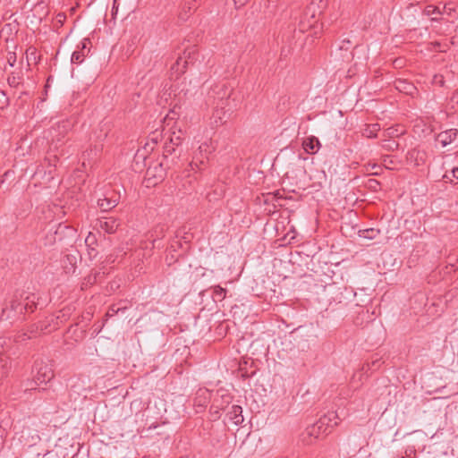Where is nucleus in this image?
Segmentation results:
<instances>
[{
  "label": "nucleus",
  "instance_id": "obj_46",
  "mask_svg": "<svg viewBox=\"0 0 458 458\" xmlns=\"http://www.w3.org/2000/svg\"><path fill=\"white\" fill-rule=\"evenodd\" d=\"M320 4H321V6L320 7H324L326 5V3H324L323 0H320Z\"/></svg>",
  "mask_w": 458,
  "mask_h": 458
},
{
  "label": "nucleus",
  "instance_id": "obj_10",
  "mask_svg": "<svg viewBox=\"0 0 458 458\" xmlns=\"http://www.w3.org/2000/svg\"><path fill=\"white\" fill-rule=\"evenodd\" d=\"M119 199V194L114 191H111L106 194L103 199H99L98 200V205L102 211L106 212L116 207Z\"/></svg>",
  "mask_w": 458,
  "mask_h": 458
},
{
  "label": "nucleus",
  "instance_id": "obj_19",
  "mask_svg": "<svg viewBox=\"0 0 458 458\" xmlns=\"http://www.w3.org/2000/svg\"><path fill=\"white\" fill-rule=\"evenodd\" d=\"M76 260V257L71 254H68L64 257L63 260V265L66 274H73L75 272Z\"/></svg>",
  "mask_w": 458,
  "mask_h": 458
},
{
  "label": "nucleus",
  "instance_id": "obj_6",
  "mask_svg": "<svg viewBox=\"0 0 458 458\" xmlns=\"http://www.w3.org/2000/svg\"><path fill=\"white\" fill-rule=\"evenodd\" d=\"M317 21L318 19L314 10V4L311 3L301 16L298 24V29L300 31L304 32L312 28L317 23Z\"/></svg>",
  "mask_w": 458,
  "mask_h": 458
},
{
  "label": "nucleus",
  "instance_id": "obj_38",
  "mask_svg": "<svg viewBox=\"0 0 458 458\" xmlns=\"http://www.w3.org/2000/svg\"><path fill=\"white\" fill-rule=\"evenodd\" d=\"M58 157L56 154H50L46 157L45 161L48 162L50 165L55 166Z\"/></svg>",
  "mask_w": 458,
  "mask_h": 458
},
{
  "label": "nucleus",
  "instance_id": "obj_23",
  "mask_svg": "<svg viewBox=\"0 0 458 458\" xmlns=\"http://www.w3.org/2000/svg\"><path fill=\"white\" fill-rule=\"evenodd\" d=\"M87 48L86 39L81 42V49L76 50L72 53L71 61L73 64H81L85 56V49Z\"/></svg>",
  "mask_w": 458,
  "mask_h": 458
},
{
  "label": "nucleus",
  "instance_id": "obj_31",
  "mask_svg": "<svg viewBox=\"0 0 458 458\" xmlns=\"http://www.w3.org/2000/svg\"><path fill=\"white\" fill-rule=\"evenodd\" d=\"M441 13H442L439 10V8L437 6L433 5V4H428V5L425 6V8L423 10V14L426 15V16H431L433 14L440 15Z\"/></svg>",
  "mask_w": 458,
  "mask_h": 458
},
{
  "label": "nucleus",
  "instance_id": "obj_25",
  "mask_svg": "<svg viewBox=\"0 0 458 458\" xmlns=\"http://www.w3.org/2000/svg\"><path fill=\"white\" fill-rule=\"evenodd\" d=\"M37 297L35 294L28 295L25 299H22L24 305V311L33 312L37 308L36 303Z\"/></svg>",
  "mask_w": 458,
  "mask_h": 458
},
{
  "label": "nucleus",
  "instance_id": "obj_33",
  "mask_svg": "<svg viewBox=\"0 0 458 458\" xmlns=\"http://www.w3.org/2000/svg\"><path fill=\"white\" fill-rule=\"evenodd\" d=\"M99 152V149L95 147L94 148H90L89 150H86L84 153H83V158L84 160H90V159H93L94 157H96L98 156V153ZM85 164V161H83V165Z\"/></svg>",
  "mask_w": 458,
  "mask_h": 458
},
{
  "label": "nucleus",
  "instance_id": "obj_28",
  "mask_svg": "<svg viewBox=\"0 0 458 458\" xmlns=\"http://www.w3.org/2000/svg\"><path fill=\"white\" fill-rule=\"evenodd\" d=\"M188 61L182 57H178L175 64L172 66V70H174L177 73L185 72Z\"/></svg>",
  "mask_w": 458,
  "mask_h": 458
},
{
  "label": "nucleus",
  "instance_id": "obj_42",
  "mask_svg": "<svg viewBox=\"0 0 458 458\" xmlns=\"http://www.w3.org/2000/svg\"><path fill=\"white\" fill-rule=\"evenodd\" d=\"M16 62V56H15V54L14 53H10L9 55V57H8V63L11 66H13L14 64Z\"/></svg>",
  "mask_w": 458,
  "mask_h": 458
},
{
  "label": "nucleus",
  "instance_id": "obj_49",
  "mask_svg": "<svg viewBox=\"0 0 458 458\" xmlns=\"http://www.w3.org/2000/svg\"><path fill=\"white\" fill-rule=\"evenodd\" d=\"M199 164L203 165L204 164V160L203 159H199Z\"/></svg>",
  "mask_w": 458,
  "mask_h": 458
},
{
  "label": "nucleus",
  "instance_id": "obj_7",
  "mask_svg": "<svg viewBox=\"0 0 458 458\" xmlns=\"http://www.w3.org/2000/svg\"><path fill=\"white\" fill-rule=\"evenodd\" d=\"M339 417L336 411H328L321 417L316 423L326 432L329 434L332 428L339 424Z\"/></svg>",
  "mask_w": 458,
  "mask_h": 458
},
{
  "label": "nucleus",
  "instance_id": "obj_3",
  "mask_svg": "<svg viewBox=\"0 0 458 458\" xmlns=\"http://www.w3.org/2000/svg\"><path fill=\"white\" fill-rule=\"evenodd\" d=\"M34 368L36 369V375L34 376L35 385H40L47 383L53 379L55 374L52 366L44 361H36Z\"/></svg>",
  "mask_w": 458,
  "mask_h": 458
},
{
  "label": "nucleus",
  "instance_id": "obj_4",
  "mask_svg": "<svg viewBox=\"0 0 458 458\" xmlns=\"http://www.w3.org/2000/svg\"><path fill=\"white\" fill-rule=\"evenodd\" d=\"M326 432L318 425L314 423L311 426H309L301 435L300 441L304 445H313L317 439H318L321 436H326Z\"/></svg>",
  "mask_w": 458,
  "mask_h": 458
},
{
  "label": "nucleus",
  "instance_id": "obj_45",
  "mask_svg": "<svg viewBox=\"0 0 458 458\" xmlns=\"http://www.w3.org/2000/svg\"><path fill=\"white\" fill-rule=\"evenodd\" d=\"M395 458H409L408 454H407V451L405 452V455H398L397 457Z\"/></svg>",
  "mask_w": 458,
  "mask_h": 458
},
{
  "label": "nucleus",
  "instance_id": "obj_26",
  "mask_svg": "<svg viewBox=\"0 0 458 458\" xmlns=\"http://www.w3.org/2000/svg\"><path fill=\"white\" fill-rule=\"evenodd\" d=\"M381 146L386 151H395L399 148V143L392 139L384 138Z\"/></svg>",
  "mask_w": 458,
  "mask_h": 458
},
{
  "label": "nucleus",
  "instance_id": "obj_50",
  "mask_svg": "<svg viewBox=\"0 0 458 458\" xmlns=\"http://www.w3.org/2000/svg\"><path fill=\"white\" fill-rule=\"evenodd\" d=\"M345 42L349 44V43H350V40H344V41H343V43H345Z\"/></svg>",
  "mask_w": 458,
  "mask_h": 458
},
{
  "label": "nucleus",
  "instance_id": "obj_41",
  "mask_svg": "<svg viewBox=\"0 0 458 458\" xmlns=\"http://www.w3.org/2000/svg\"><path fill=\"white\" fill-rule=\"evenodd\" d=\"M119 308L115 309L114 306H112L108 309L107 312H106V315L107 316H114V314H116L118 311H119Z\"/></svg>",
  "mask_w": 458,
  "mask_h": 458
},
{
  "label": "nucleus",
  "instance_id": "obj_48",
  "mask_svg": "<svg viewBox=\"0 0 458 458\" xmlns=\"http://www.w3.org/2000/svg\"><path fill=\"white\" fill-rule=\"evenodd\" d=\"M388 159H389V157H386L384 158V162H385V163H386Z\"/></svg>",
  "mask_w": 458,
  "mask_h": 458
},
{
  "label": "nucleus",
  "instance_id": "obj_21",
  "mask_svg": "<svg viewBox=\"0 0 458 458\" xmlns=\"http://www.w3.org/2000/svg\"><path fill=\"white\" fill-rule=\"evenodd\" d=\"M379 131L380 125L378 123L367 124L362 131V136L369 139H373L377 137Z\"/></svg>",
  "mask_w": 458,
  "mask_h": 458
},
{
  "label": "nucleus",
  "instance_id": "obj_2",
  "mask_svg": "<svg viewBox=\"0 0 458 458\" xmlns=\"http://www.w3.org/2000/svg\"><path fill=\"white\" fill-rule=\"evenodd\" d=\"M233 91V87L229 82H220L211 89L210 96L216 103L228 105Z\"/></svg>",
  "mask_w": 458,
  "mask_h": 458
},
{
  "label": "nucleus",
  "instance_id": "obj_24",
  "mask_svg": "<svg viewBox=\"0 0 458 458\" xmlns=\"http://www.w3.org/2000/svg\"><path fill=\"white\" fill-rule=\"evenodd\" d=\"M11 369L10 360L7 358L0 359V384L7 377Z\"/></svg>",
  "mask_w": 458,
  "mask_h": 458
},
{
  "label": "nucleus",
  "instance_id": "obj_11",
  "mask_svg": "<svg viewBox=\"0 0 458 458\" xmlns=\"http://www.w3.org/2000/svg\"><path fill=\"white\" fill-rule=\"evenodd\" d=\"M168 126L163 127V131H165V139L170 141L172 145H176L177 147L182 143V132L181 129H176L174 126H171L167 129Z\"/></svg>",
  "mask_w": 458,
  "mask_h": 458
},
{
  "label": "nucleus",
  "instance_id": "obj_8",
  "mask_svg": "<svg viewBox=\"0 0 458 458\" xmlns=\"http://www.w3.org/2000/svg\"><path fill=\"white\" fill-rule=\"evenodd\" d=\"M47 325L45 322L31 325L26 331L19 332L15 337L16 342H23L36 337L38 332L47 330Z\"/></svg>",
  "mask_w": 458,
  "mask_h": 458
},
{
  "label": "nucleus",
  "instance_id": "obj_27",
  "mask_svg": "<svg viewBox=\"0 0 458 458\" xmlns=\"http://www.w3.org/2000/svg\"><path fill=\"white\" fill-rule=\"evenodd\" d=\"M226 289L216 285L214 287L212 298L215 301H222L226 296Z\"/></svg>",
  "mask_w": 458,
  "mask_h": 458
},
{
  "label": "nucleus",
  "instance_id": "obj_36",
  "mask_svg": "<svg viewBox=\"0 0 458 458\" xmlns=\"http://www.w3.org/2000/svg\"><path fill=\"white\" fill-rule=\"evenodd\" d=\"M377 233H378V231H377V230H375L373 228H370V229H368V230H364L362 232V235L365 238L373 239V238L376 237Z\"/></svg>",
  "mask_w": 458,
  "mask_h": 458
},
{
  "label": "nucleus",
  "instance_id": "obj_44",
  "mask_svg": "<svg viewBox=\"0 0 458 458\" xmlns=\"http://www.w3.org/2000/svg\"><path fill=\"white\" fill-rule=\"evenodd\" d=\"M371 183H373V184H371V187H374V188L379 184V182L376 180L371 181Z\"/></svg>",
  "mask_w": 458,
  "mask_h": 458
},
{
  "label": "nucleus",
  "instance_id": "obj_1",
  "mask_svg": "<svg viewBox=\"0 0 458 458\" xmlns=\"http://www.w3.org/2000/svg\"><path fill=\"white\" fill-rule=\"evenodd\" d=\"M73 123L70 120H64L52 127L49 133L52 138L51 148L57 150L64 144V139L72 130Z\"/></svg>",
  "mask_w": 458,
  "mask_h": 458
},
{
  "label": "nucleus",
  "instance_id": "obj_20",
  "mask_svg": "<svg viewBox=\"0 0 458 458\" xmlns=\"http://www.w3.org/2000/svg\"><path fill=\"white\" fill-rule=\"evenodd\" d=\"M195 6L191 4V2L185 3L181 11L178 13V18L181 21H186L188 18L191 16L192 12L195 10Z\"/></svg>",
  "mask_w": 458,
  "mask_h": 458
},
{
  "label": "nucleus",
  "instance_id": "obj_22",
  "mask_svg": "<svg viewBox=\"0 0 458 458\" xmlns=\"http://www.w3.org/2000/svg\"><path fill=\"white\" fill-rule=\"evenodd\" d=\"M404 133V130L402 127H389L386 129L383 132V137L385 139H392L397 138Z\"/></svg>",
  "mask_w": 458,
  "mask_h": 458
},
{
  "label": "nucleus",
  "instance_id": "obj_9",
  "mask_svg": "<svg viewBox=\"0 0 458 458\" xmlns=\"http://www.w3.org/2000/svg\"><path fill=\"white\" fill-rule=\"evenodd\" d=\"M227 106L228 105L225 104L222 105L220 103H216V107L211 119L213 123L216 126H220L225 123L226 121L230 118L232 114L230 109L225 110Z\"/></svg>",
  "mask_w": 458,
  "mask_h": 458
},
{
  "label": "nucleus",
  "instance_id": "obj_47",
  "mask_svg": "<svg viewBox=\"0 0 458 458\" xmlns=\"http://www.w3.org/2000/svg\"><path fill=\"white\" fill-rule=\"evenodd\" d=\"M432 21H439V18H437V17H433V18H432Z\"/></svg>",
  "mask_w": 458,
  "mask_h": 458
},
{
  "label": "nucleus",
  "instance_id": "obj_40",
  "mask_svg": "<svg viewBox=\"0 0 458 458\" xmlns=\"http://www.w3.org/2000/svg\"><path fill=\"white\" fill-rule=\"evenodd\" d=\"M381 361L379 359L372 361L371 366L368 365L369 368V369H377L380 367Z\"/></svg>",
  "mask_w": 458,
  "mask_h": 458
},
{
  "label": "nucleus",
  "instance_id": "obj_12",
  "mask_svg": "<svg viewBox=\"0 0 458 458\" xmlns=\"http://www.w3.org/2000/svg\"><path fill=\"white\" fill-rule=\"evenodd\" d=\"M96 226L105 233H114L117 230L119 223L114 217H103L97 220Z\"/></svg>",
  "mask_w": 458,
  "mask_h": 458
},
{
  "label": "nucleus",
  "instance_id": "obj_32",
  "mask_svg": "<svg viewBox=\"0 0 458 458\" xmlns=\"http://www.w3.org/2000/svg\"><path fill=\"white\" fill-rule=\"evenodd\" d=\"M8 84L11 87L16 88L21 82V77L18 74L12 73L7 79Z\"/></svg>",
  "mask_w": 458,
  "mask_h": 458
},
{
  "label": "nucleus",
  "instance_id": "obj_34",
  "mask_svg": "<svg viewBox=\"0 0 458 458\" xmlns=\"http://www.w3.org/2000/svg\"><path fill=\"white\" fill-rule=\"evenodd\" d=\"M452 178L449 176L447 173H445L443 176V178L445 180L446 182L456 184V182H454L453 178L456 179L458 181V167H454L451 170Z\"/></svg>",
  "mask_w": 458,
  "mask_h": 458
},
{
  "label": "nucleus",
  "instance_id": "obj_37",
  "mask_svg": "<svg viewBox=\"0 0 458 458\" xmlns=\"http://www.w3.org/2000/svg\"><path fill=\"white\" fill-rule=\"evenodd\" d=\"M8 98L4 92H0V109H4L8 106Z\"/></svg>",
  "mask_w": 458,
  "mask_h": 458
},
{
  "label": "nucleus",
  "instance_id": "obj_5",
  "mask_svg": "<svg viewBox=\"0 0 458 458\" xmlns=\"http://www.w3.org/2000/svg\"><path fill=\"white\" fill-rule=\"evenodd\" d=\"M24 305L22 299H13L10 307L4 308L2 310L1 319L2 320H14L18 316L23 314Z\"/></svg>",
  "mask_w": 458,
  "mask_h": 458
},
{
  "label": "nucleus",
  "instance_id": "obj_15",
  "mask_svg": "<svg viewBox=\"0 0 458 458\" xmlns=\"http://www.w3.org/2000/svg\"><path fill=\"white\" fill-rule=\"evenodd\" d=\"M226 416L235 425H240L243 422L242 408L239 405H233Z\"/></svg>",
  "mask_w": 458,
  "mask_h": 458
},
{
  "label": "nucleus",
  "instance_id": "obj_39",
  "mask_svg": "<svg viewBox=\"0 0 458 458\" xmlns=\"http://www.w3.org/2000/svg\"><path fill=\"white\" fill-rule=\"evenodd\" d=\"M199 152L200 155H202L203 152L208 153L209 152V146L208 143H203L199 147Z\"/></svg>",
  "mask_w": 458,
  "mask_h": 458
},
{
  "label": "nucleus",
  "instance_id": "obj_14",
  "mask_svg": "<svg viewBox=\"0 0 458 458\" xmlns=\"http://www.w3.org/2000/svg\"><path fill=\"white\" fill-rule=\"evenodd\" d=\"M458 131L456 129H450L445 131L440 132L437 135V140L442 145V146H447L448 144L452 143L457 137Z\"/></svg>",
  "mask_w": 458,
  "mask_h": 458
},
{
  "label": "nucleus",
  "instance_id": "obj_17",
  "mask_svg": "<svg viewBox=\"0 0 458 458\" xmlns=\"http://www.w3.org/2000/svg\"><path fill=\"white\" fill-rule=\"evenodd\" d=\"M208 402H209L208 391L199 389L196 393V396L194 398V403H193L194 406L200 408V409H204L207 406V404L208 403Z\"/></svg>",
  "mask_w": 458,
  "mask_h": 458
},
{
  "label": "nucleus",
  "instance_id": "obj_13",
  "mask_svg": "<svg viewBox=\"0 0 458 458\" xmlns=\"http://www.w3.org/2000/svg\"><path fill=\"white\" fill-rule=\"evenodd\" d=\"M146 174L148 177V180L155 179L154 184H156L157 182H161L165 177V168L161 163L157 164L153 166H149L147 169Z\"/></svg>",
  "mask_w": 458,
  "mask_h": 458
},
{
  "label": "nucleus",
  "instance_id": "obj_30",
  "mask_svg": "<svg viewBox=\"0 0 458 458\" xmlns=\"http://www.w3.org/2000/svg\"><path fill=\"white\" fill-rule=\"evenodd\" d=\"M162 138H165V131L163 130L161 131L156 130L149 134L148 140L156 145Z\"/></svg>",
  "mask_w": 458,
  "mask_h": 458
},
{
  "label": "nucleus",
  "instance_id": "obj_18",
  "mask_svg": "<svg viewBox=\"0 0 458 458\" xmlns=\"http://www.w3.org/2000/svg\"><path fill=\"white\" fill-rule=\"evenodd\" d=\"M394 87L400 92H403L407 95H411L415 90V87L412 83L407 81L406 80H397L394 82Z\"/></svg>",
  "mask_w": 458,
  "mask_h": 458
},
{
  "label": "nucleus",
  "instance_id": "obj_16",
  "mask_svg": "<svg viewBox=\"0 0 458 458\" xmlns=\"http://www.w3.org/2000/svg\"><path fill=\"white\" fill-rule=\"evenodd\" d=\"M302 146L307 153L314 154L319 149L320 142L315 136H310L303 140Z\"/></svg>",
  "mask_w": 458,
  "mask_h": 458
},
{
  "label": "nucleus",
  "instance_id": "obj_29",
  "mask_svg": "<svg viewBox=\"0 0 458 458\" xmlns=\"http://www.w3.org/2000/svg\"><path fill=\"white\" fill-rule=\"evenodd\" d=\"M179 112L176 110V106H174L172 110L165 115L163 119L165 126H170L171 123L177 120L179 118Z\"/></svg>",
  "mask_w": 458,
  "mask_h": 458
},
{
  "label": "nucleus",
  "instance_id": "obj_43",
  "mask_svg": "<svg viewBox=\"0 0 458 458\" xmlns=\"http://www.w3.org/2000/svg\"><path fill=\"white\" fill-rule=\"evenodd\" d=\"M194 160L190 164L192 170L195 169V167H199V164L197 161H199L198 154L196 153L195 157H193Z\"/></svg>",
  "mask_w": 458,
  "mask_h": 458
},
{
  "label": "nucleus",
  "instance_id": "obj_35",
  "mask_svg": "<svg viewBox=\"0 0 458 458\" xmlns=\"http://www.w3.org/2000/svg\"><path fill=\"white\" fill-rule=\"evenodd\" d=\"M176 145H172L169 140L165 139V146H164V154L165 157L167 155H171L175 150Z\"/></svg>",
  "mask_w": 458,
  "mask_h": 458
}]
</instances>
